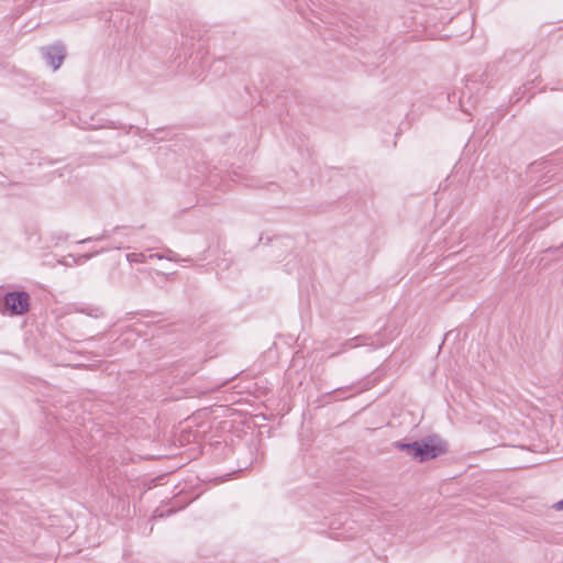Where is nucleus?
Instances as JSON below:
<instances>
[{
    "mask_svg": "<svg viewBox=\"0 0 563 563\" xmlns=\"http://www.w3.org/2000/svg\"><path fill=\"white\" fill-rule=\"evenodd\" d=\"M396 448L405 451L409 456L426 462L445 453V444L437 435H430L410 443H396Z\"/></svg>",
    "mask_w": 563,
    "mask_h": 563,
    "instance_id": "1",
    "label": "nucleus"
},
{
    "mask_svg": "<svg viewBox=\"0 0 563 563\" xmlns=\"http://www.w3.org/2000/svg\"><path fill=\"white\" fill-rule=\"evenodd\" d=\"M30 296L26 291H10L3 297L0 312L9 316H19L29 311Z\"/></svg>",
    "mask_w": 563,
    "mask_h": 563,
    "instance_id": "2",
    "label": "nucleus"
},
{
    "mask_svg": "<svg viewBox=\"0 0 563 563\" xmlns=\"http://www.w3.org/2000/svg\"><path fill=\"white\" fill-rule=\"evenodd\" d=\"M42 57L46 64L57 70L66 57V48L62 43H55L41 48Z\"/></svg>",
    "mask_w": 563,
    "mask_h": 563,
    "instance_id": "3",
    "label": "nucleus"
},
{
    "mask_svg": "<svg viewBox=\"0 0 563 563\" xmlns=\"http://www.w3.org/2000/svg\"><path fill=\"white\" fill-rule=\"evenodd\" d=\"M73 310L76 311V312H79V313H84V314H86L88 317H91V318H95V319L100 318V317L103 316L102 309L100 307H97V306L74 305Z\"/></svg>",
    "mask_w": 563,
    "mask_h": 563,
    "instance_id": "4",
    "label": "nucleus"
},
{
    "mask_svg": "<svg viewBox=\"0 0 563 563\" xmlns=\"http://www.w3.org/2000/svg\"><path fill=\"white\" fill-rule=\"evenodd\" d=\"M364 344L363 343V338L362 336H355V338H352V339H349L346 340L342 345H341V349L339 352H335L333 354H331V356H334V355H338L339 353L341 352H344L346 350H350V349H354L358 345H362Z\"/></svg>",
    "mask_w": 563,
    "mask_h": 563,
    "instance_id": "5",
    "label": "nucleus"
},
{
    "mask_svg": "<svg viewBox=\"0 0 563 563\" xmlns=\"http://www.w3.org/2000/svg\"><path fill=\"white\" fill-rule=\"evenodd\" d=\"M162 256H163V260H167L170 262H189L190 261L189 258H181L179 256V254L172 251L170 249H166Z\"/></svg>",
    "mask_w": 563,
    "mask_h": 563,
    "instance_id": "6",
    "label": "nucleus"
},
{
    "mask_svg": "<svg viewBox=\"0 0 563 563\" xmlns=\"http://www.w3.org/2000/svg\"><path fill=\"white\" fill-rule=\"evenodd\" d=\"M125 258L130 263H144L147 256L144 253H128Z\"/></svg>",
    "mask_w": 563,
    "mask_h": 563,
    "instance_id": "7",
    "label": "nucleus"
},
{
    "mask_svg": "<svg viewBox=\"0 0 563 563\" xmlns=\"http://www.w3.org/2000/svg\"><path fill=\"white\" fill-rule=\"evenodd\" d=\"M102 251L103 250H101L99 252H95V253L80 255L78 257H75L74 255H69V257H71L74 260L75 264L79 265V264H82L84 261L90 260L91 257L96 256L97 254L101 253Z\"/></svg>",
    "mask_w": 563,
    "mask_h": 563,
    "instance_id": "8",
    "label": "nucleus"
},
{
    "mask_svg": "<svg viewBox=\"0 0 563 563\" xmlns=\"http://www.w3.org/2000/svg\"><path fill=\"white\" fill-rule=\"evenodd\" d=\"M466 90L467 91H463L462 95H461V98H460V103H461V108L464 112H468L467 109L464 108L463 103H464V99L467 97V99H471L472 98V89L468 85H466Z\"/></svg>",
    "mask_w": 563,
    "mask_h": 563,
    "instance_id": "9",
    "label": "nucleus"
},
{
    "mask_svg": "<svg viewBox=\"0 0 563 563\" xmlns=\"http://www.w3.org/2000/svg\"><path fill=\"white\" fill-rule=\"evenodd\" d=\"M110 236V232L108 231H104L101 235L99 236H95V238H87V239H84L81 241H79L78 243L79 244H84V243H88L90 241H101V240H106Z\"/></svg>",
    "mask_w": 563,
    "mask_h": 563,
    "instance_id": "10",
    "label": "nucleus"
},
{
    "mask_svg": "<svg viewBox=\"0 0 563 563\" xmlns=\"http://www.w3.org/2000/svg\"><path fill=\"white\" fill-rule=\"evenodd\" d=\"M155 274L158 275V276H163L166 279H169V278L175 276V273L167 274V273H163V272H159V271H155Z\"/></svg>",
    "mask_w": 563,
    "mask_h": 563,
    "instance_id": "11",
    "label": "nucleus"
},
{
    "mask_svg": "<svg viewBox=\"0 0 563 563\" xmlns=\"http://www.w3.org/2000/svg\"><path fill=\"white\" fill-rule=\"evenodd\" d=\"M163 253H152L147 256V258H156V260H163Z\"/></svg>",
    "mask_w": 563,
    "mask_h": 563,
    "instance_id": "12",
    "label": "nucleus"
},
{
    "mask_svg": "<svg viewBox=\"0 0 563 563\" xmlns=\"http://www.w3.org/2000/svg\"><path fill=\"white\" fill-rule=\"evenodd\" d=\"M556 510H563V499L554 504L553 506Z\"/></svg>",
    "mask_w": 563,
    "mask_h": 563,
    "instance_id": "13",
    "label": "nucleus"
},
{
    "mask_svg": "<svg viewBox=\"0 0 563 563\" xmlns=\"http://www.w3.org/2000/svg\"><path fill=\"white\" fill-rule=\"evenodd\" d=\"M165 515L162 512L159 515H157V510L154 512V518H157V517H164Z\"/></svg>",
    "mask_w": 563,
    "mask_h": 563,
    "instance_id": "14",
    "label": "nucleus"
},
{
    "mask_svg": "<svg viewBox=\"0 0 563 563\" xmlns=\"http://www.w3.org/2000/svg\"><path fill=\"white\" fill-rule=\"evenodd\" d=\"M62 263L64 264V262H62ZM68 264H69V261H66L65 266H68Z\"/></svg>",
    "mask_w": 563,
    "mask_h": 563,
    "instance_id": "15",
    "label": "nucleus"
},
{
    "mask_svg": "<svg viewBox=\"0 0 563 563\" xmlns=\"http://www.w3.org/2000/svg\"><path fill=\"white\" fill-rule=\"evenodd\" d=\"M62 263L64 264V262H62ZM68 264H69V261H66L65 266H68Z\"/></svg>",
    "mask_w": 563,
    "mask_h": 563,
    "instance_id": "16",
    "label": "nucleus"
}]
</instances>
